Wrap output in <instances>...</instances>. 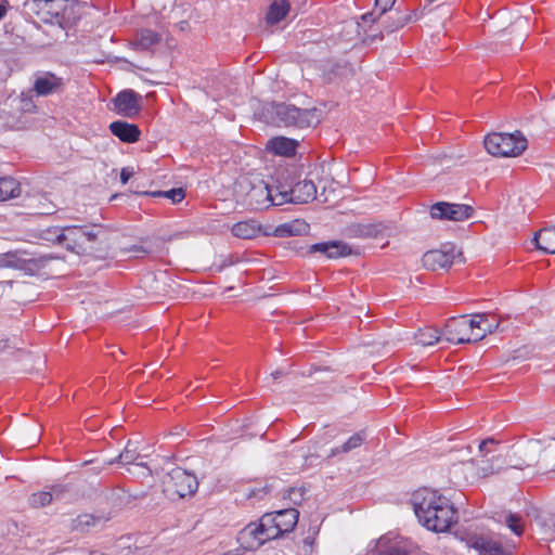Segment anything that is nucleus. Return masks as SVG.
Wrapping results in <instances>:
<instances>
[{"instance_id": "nucleus-9", "label": "nucleus", "mask_w": 555, "mask_h": 555, "mask_svg": "<svg viewBox=\"0 0 555 555\" xmlns=\"http://www.w3.org/2000/svg\"><path fill=\"white\" fill-rule=\"evenodd\" d=\"M457 256H461V251L453 243L448 242L437 249L426 251L422 262L427 270L436 271L451 267Z\"/></svg>"}, {"instance_id": "nucleus-21", "label": "nucleus", "mask_w": 555, "mask_h": 555, "mask_svg": "<svg viewBox=\"0 0 555 555\" xmlns=\"http://www.w3.org/2000/svg\"><path fill=\"white\" fill-rule=\"evenodd\" d=\"M309 224L305 220L295 219L289 222L279 224L274 229V236L276 237H289L304 235L309 232Z\"/></svg>"}, {"instance_id": "nucleus-5", "label": "nucleus", "mask_w": 555, "mask_h": 555, "mask_svg": "<svg viewBox=\"0 0 555 555\" xmlns=\"http://www.w3.org/2000/svg\"><path fill=\"white\" fill-rule=\"evenodd\" d=\"M34 2L46 24L66 29L80 18V4L77 0H35Z\"/></svg>"}, {"instance_id": "nucleus-41", "label": "nucleus", "mask_w": 555, "mask_h": 555, "mask_svg": "<svg viewBox=\"0 0 555 555\" xmlns=\"http://www.w3.org/2000/svg\"><path fill=\"white\" fill-rule=\"evenodd\" d=\"M505 522L507 527L517 535L522 533V527L520 525V517L516 514H508Z\"/></svg>"}, {"instance_id": "nucleus-50", "label": "nucleus", "mask_w": 555, "mask_h": 555, "mask_svg": "<svg viewBox=\"0 0 555 555\" xmlns=\"http://www.w3.org/2000/svg\"><path fill=\"white\" fill-rule=\"evenodd\" d=\"M285 375H286V372H284L283 370H280V369L275 370L274 372L271 373V377L273 379H278V378H280L282 376H285Z\"/></svg>"}, {"instance_id": "nucleus-40", "label": "nucleus", "mask_w": 555, "mask_h": 555, "mask_svg": "<svg viewBox=\"0 0 555 555\" xmlns=\"http://www.w3.org/2000/svg\"><path fill=\"white\" fill-rule=\"evenodd\" d=\"M284 499H288L294 504H300L305 498V489L302 488H288L284 494Z\"/></svg>"}, {"instance_id": "nucleus-44", "label": "nucleus", "mask_w": 555, "mask_h": 555, "mask_svg": "<svg viewBox=\"0 0 555 555\" xmlns=\"http://www.w3.org/2000/svg\"><path fill=\"white\" fill-rule=\"evenodd\" d=\"M487 321V313H477L474 314L470 320H467L468 322V331L477 327L482 330V322Z\"/></svg>"}, {"instance_id": "nucleus-39", "label": "nucleus", "mask_w": 555, "mask_h": 555, "mask_svg": "<svg viewBox=\"0 0 555 555\" xmlns=\"http://www.w3.org/2000/svg\"><path fill=\"white\" fill-rule=\"evenodd\" d=\"M412 20V15L411 14H404V15H399L398 17L396 18H392L386 26H385V30L390 34V33H393L400 28H402L404 25H406L410 21Z\"/></svg>"}, {"instance_id": "nucleus-8", "label": "nucleus", "mask_w": 555, "mask_h": 555, "mask_svg": "<svg viewBox=\"0 0 555 555\" xmlns=\"http://www.w3.org/2000/svg\"><path fill=\"white\" fill-rule=\"evenodd\" d=\"M165 485L168 492L176 493L179 498L193 495L198 488L196 476L180 467L168 474Z\"/></svg>"}, {"instance_id": "nucleus-53", "label": "nucleus", "mask_w": 555, "mask_h": 555, "mask_svg": "<svg viewBox=\"0 0 555 555\" xmlns=\"http://www.w3.org/2000/svg\"><path fill=\"white\" fill-rule=\"evenodd\" d=\"M51 259H53V257H51V256H44L41 258V260H51Z\"/></svg>"}, {"instance_id": "nucleus-48", "label": "nucleus", "mask_w": 555, "mask_h": 555, "mask_svg": "<svg viewBox=\"0 0 555 555\" xmlns=\"http://www.w3.org/2000/svg\"><path fill=\"white\" fill-rule=\"evenodd\" d=\"M9 8V1L8 0H1L0 1V21L5 16Z\"/></svg>"}, {"instance_id": "nucleus-28", "label": "nucleus", "mask_w": 555, "mask_h": 555, "mask_svg": "<svg viewBox=\"0 0 555 555\" xmlns=\"http://www.w3.org/2000/svg\"><path fill=\"white\" fill-rule=\"evenodd\" d=\"M260 232V227L255 221H241L232 227V234L236 237L250 240Z\"/></svg>"}, {"instance_id": "nucleus-55", "label": "nucleus", "mask_w": 555, "mask_h": 555, "mask_svg": "<svg viewBox=\"0 0 555 555\" xmlns=\"http://www.w3.org/2000/svg\"><path fill=\"white\" fill-rule=\"evenodd\" d=\"M429 2H433L434 0H428Z\"/></svg>"}, {"instance_id": "nucleus-33", "label": "nucleus", "mask_w": 555, "mask_h": 555, "mask_svg": "<svg viewBox=\"0 0 555 555\" xmlns=\"http://www.w3.org/2000/svg\"><path fill=\"white\" fill-rule=\"evenodd\" d=\"M442 333L436 328L425 327L420 328L414 337L418 345L433 346L440 340Z\"/></svg>"}, {"instance_id": "nucleus-20", "label": "nucleus", "mask_w": 555, "mask_h": 555, "mask_svg": "<svg viewBox=\"0 0 555 555\" xmlns=\"http://www.w3.org/2000/svg\"><path fill=\"white\" fill-rule=\"evenodd\" d=\"M291 8L288 0H273L266 13L267 25L273 26L282 22L288 15Z\"/></svg>"}, {"instance_id": "nucleus-49", "label": "nucleus", "mask_w": 555, "mask_h": 555, "mask_svg": "<svg viewBox=\"0 0 555 555\" xmlns=\"http://www.w3.org/2000/svg\"><path fill=\"white\" fill-rule=\"evenodd\" d=\"M9 348H10L9 339H0V352H3Z\"/></svg>"}, {"instance_id": "nucleus-45", "label": "nucleus", "mask_w": 555, "mask_h": 555, "mask_svg": "<svg viewBox=\"0 0 555 555\" xmlns=\"http://www.w3.org/2000/svg\"><path fill=\"white\" fill-rule=\"evenodd\" d=\"M494 443L495 441L492 438L485 439L479 443V451L483 454V457L488 456V454L492 452V450H490L488 446Z\"/></svg>"}, {"instance_id": "nucleus-54", "label": "nucleus", "mask_w": 555, "mask_h": 555, "mask_svg": "<svg viewBox=\"0 0 555 555\" xmlns=\"http://www.w3.org/2000/svg\"><path fill=\"white\" fill-rule=\"evenodd\" d=\"M135 464L139 465V466H143V467L147 468L145 463H135Z\"/></svg>"}, {"instance_id": "nucleus-22", "label": "nucleus", "mask_w": 555, "mask_h": 555, "mask_svg": "<svg viewBox=\"0 0 555 555\" xmlns=\"http://www.w3.org/2000/svg\"><path fill=\"white\" fill-rule=\"evenodd\" d=\"M532 242L544 254H555V225L541 229L534 234Z\"/></svg>"}, {"instance_id": "nucleus-15", "label": "nucleus", "mask_w": 555, "mask_h": 555, "mask_svg": "<svg viewBox=\"0 0 555 555\" xmlns=\"http://www.w3.org/2000/svg\"><path fill=\"white\" fill-rule=\"evenodd\" d=\"M309 254H321L327 259H337L351 253V248L339 241L320 242L309 246Z\"/></svg>"}, {"instance_id": "nucleus-36", "label": "nucleus", "mask_w": 555, "mask_h": 555, "mask_svg": "<svg viewBox=\"0 0 555 555\" xmlns=\"http://www.w3.org/2000/svg\"><path fill=\"white\" fill-rule=\"evenodd\" d=\"M541 467L545 470L555 469V440L552 439L545 447L542 446V454L540 456Z\"/></svg>"}, {"instance_id": "nucleus-42", "label": "nucleus", "mask_w": 555, "mask_h": 555, "mask_svg": "<svg viewBox=\"0 0 555 555\" xmlns=\"http://www.w3.org/2000/svg\"><path fill=\"white\" fill-rule=\"evenodd\" d=\"M273 489L272 485L266 483L263 487L260 488H251L249 489L247 493L248 499H262L266 494L270 493Z\"/></svg>"}, {"instance_id": "nucleus-37", "label": "nucleus", "mask_w": 555, "mask_h": 555, "mask_svg": "<svg viewBox=\"0 0 555 555\" xmlns=\"http://www.w3.org/2000/svg\"><path fill=\"white\" fill-rule=\"evenodd\" d=\"M29 504L39 508L49 505L53 501V493L49 491H39L29 496Z\"/></svg>"}, {"instance_id": "nucleus-11", "label": "nucleus", "mask_w": 555, "mask_h": 555, "mask_svg": "<svg viewBox=\"0 0 555 555\" xmlns=\"http://www.w3.org/2000/svg\"><path fill=\"white\" fill-rule=\"evenodd\" d=\"M473 215L474 208L466 204L438 202L430 207L431 218L438 220L464 221Z\"/></svg>"}, {"instance_id": "nucleus-51", "label": "nucleus", "mask_w": 555, "mask_h": 555, "mask_svg": "<svg viewBox=\"0 0 555 555\" xmlns=\"http://www.w3.org/2000/svg\"><path fill=\"white\" fill-rule=\"evenodd\" d=\"M494 546H495V543H491V542H487V543L482 544V547H483L485 550H487V551H492V550H494V548H495Z\"/></svg>"}, {"instance_id": "nucleus-34", "label": "nucleus", "mask_w": 555, "mask_h": 555, "mask_svg": "<svg viewBox=\"0 0 555 555\" xmlns=\"http://www.w3.org/2000/svg\"><path fill=\"white\" fill-rule=\"evenodd\" d=\"M396 0H375V8L372 12H369L362 16V20L364 22H372L374 23L377 18H379L382 15H384L387 11H389Z\"/></svg>"}, {"instance_id": "nucleus-29", "label": "nucleus", "mask_w": 555, "mask_h": 555, "mask_svg": "<svg viewBox=\"0 0 555 555\" xmlns=\"http://www.w3.org/2000/svg\"><path fill=\"white\" fill-rule=\"evenodd\" d=\"M160 41V35L151 29H141L137 34L134 46L138 50H149Z\"/></svg>"}, {"instance_id": "nucleus-16", "label": "nucleus", "mask_w": 555, "mask_h": 555, "mask_svg": "<svg viewBox=\"0 0 555 555\" xmlns=\"http://www.w3.org/2000/svg\"><path fill=\"white\" fill-rule=\"evenodd\" d=\"M28 255V251L22 249L0 254V269L26 270L29 264L37 263L34 258H26Z\"/></svg>"}, {"instance_id": "nucleus-10", "label": "nucleus", "mask_w": 555, "mask_h": 555, "mask_svg": "<svg viewBox=\"0 0 555 555\" xmlns=\"http://www.w3.org/2000/svg\"><path fill=\"white\" fill-rule=\"evenodd\" d=\"M67 79L48 70L34 74L33 91L37 96H49L63 93Z\"/></svg>"}, {"instance_id": "nucleus-25", "label": "nucleus", "mask_w": 555, "mask_h": 555, "mask_svg": "<svg viewBox=\"0 0 555 555\" xmlns=\"http://www.w3.org/2000/svg\"><path fill=\"white\" fill-rule=\"evenodd\" d=\"M275 517V512L267 513L260 518L258 522L259 526H261V530L263 531V539H267V541L281 537V531L278 530V521Z\"/></svg>"}, {"instance_id": "nucleus-35", "label": "nucleus", "mask_w": 555, "mask_h": 555, "mask_svg": "<svg viewBox=\"0 0 555 555\" xmlns=\"http://www.w3.org/2000/svg\"><path fill=\"white\" fill-rule=\"evenodd\" d=\"M138 194L152 196V197H166L169 198L173 204L180 203L185 197V191L182 188H176L168 191H155V192H137Z\"/></svg>"}, {"instance_id": "nucleus-47", "label": "nucleus", "mask_w": 555, "mask_h": 555, "mask_svg": "<svg viewBox=\"0 0 555 555\" xmlns=\"http://www.w3.org/2000/svg\"><path fill=\"white\" fill-rule=\"evenodd\" d=\"M132 176V171L128 170L127 168H122L120 172V181L122 184H126Z\"/></svg>"}, {"instance_id": "nucleus-32", "label": "nucleus", "mask_w": 555, "mask_h": 555, "mask_svg": "<svg viewBox=\"0 0 555 555\" xmlns=\"http://www.w3.org/2000/svg\"><path fill=\"white\" fill-rule=\"evenodd\" d=\"M21 188L13 178L0 179V202L20 196Z\"/></svg>"}, {"instance_id": "nucleus-30", "label": "nucleus", "mask_w": 555, "mask_h": 555, "mask_svg": "<svg viewBox=\"0 0 555 555\" xmlns=\"http://www.w3.org/2000/svg\"><path fill=\"white\" fill-rule=\"evenodd\" d=\"M365 440V435L363 433H356L349 439L344 442L341 446L333 448L328 454V457L337 456L341 453H348L357 448H359L363 441Z\"/></svg>"}, {"instance_id": "nucleus-17", "label": "nucleus", "mask_w": 555, "mask_h": 555, "mask_svg": "<svg viewBox=\"0 0 555 555\" xmlns=\"http://www.w3.org/2000/svg\"><path fill=\"white\" fill-rule=\"evenodd\" d=\"M261 526L256 522H250L244 527L238 533V541L246 548H256L267 542Z\"/></svg>"}, {"instance_id": "nucleus-7", "label": "nucleus", "mask_w": 555, "mask_h": 555, "mask_svg": "<svg viewBox=\"0 0 555 555\" xmlns=\"http://www.w3.org/2000/svg\"><path fill=\"white\" fill-rule=\"evenodd\" d=\"M485 147L489 154L498 157H516L527 149V139L519 132L490 133L485 138Z\"/></svg>"}, {"instance_id": "nucleus-24", "label": "nucleus", "mask_w": 555, "mask_h": 555, "mask_svg": "<svg viewBox=\"0 0 555 555\" xmlns=\"http://www.w3.org/2000/svg\"><path fill=\"white\" fill-rule=\"evenodd\" d=\"M165 238L144 240L140 244L132 245L129 250L137 254V257L144 255L160 254L165 248Z\"/></svg>"}, {"instance_id": "nucleus-52", "label": "nucleus", "mask_w": 555, "mask_h": 555, "mask_svg": "<svg viewBox=\"0 0 555 555\" xmlns=\"http://www.w3.org/2000/svg\"><path fill=\"white\" fill-rule=\"evenodd\" d=\"M527 22H528V21H527V18H518V20L515 22V24L520 25V24H526Z\"/></svg>"}, {"instance_id": "nucleus-12", "label": "nucleus", "mask_w": 555, "mask_h": 555, "mask_svg": "<svg viewBox=\"0 0 555 555\" xmlns=\"http://www.w3.org/2000/svg\"><path fill=\"white\" fill-rule=\"evenodd\" d=\"M142 96L132 89H126L117 93L113 99L115 111L124 116L132 118L141 111Z\"/></svg>"}, {"instance_id": "nucleus-2", "label": "nucleus", "mask_w": 555, "mask_h": 555, "mask_svg": "<svg viewBox=\"0 0 555 555\" xmlns=\"http://www.w3.org/2000/svg\"><path fill=\"white\" fill-rule=\"evenodd\" d=\"M289 175L284 176V172L279 173L276 178V185L268 189L267 186L258 188V191L266 193L267 199L274 205H284L286 203L304 204L313 201L317 195L315 184L311 180H302L295 182L286 181Z\"/></svg>"}, {"instance_id": "nucleus-43", "label": "nucleus", "mask_w": 555, "mask_h": 555, "mask_svg": "<svg viewBox=\"0 0 555 555\" xmlns=\"http://www.w3.org/2000/svg\"><path fill=\"white\" fill-rule=\"evenodd\" d=\"M500 325V322L498 320H493L492 322L489 321V319L487 318V321H483L482 322V334L478 337H475L474 340H478V339H481L487 333H493L494 331L498 330Z\"/></svg>"}, {"instance_id": "nucleus-14", "label": "nucleus", "mask_w": 555, "mask_h": 555, "mask_svg": "<svg viewBox=\"0 0 555 555\" xmlns=\"http://www.w3.org/2000/svg\"><path fill=\"white\" fill-rule=\"evenodd\" d=\"M520 462L512 463L508 466L513 468L530 467L540 462L542 454V442L540 440H529L525 446L518 449Z\"/></svg>"}, {"instance_id": "nucleus-27", "label": "nucleus", "mask_w": 555, "mask_h": 555, "mask_svg": "<svg viewBox=\"0 0 555 555\" xmlns=\"http://www.w3.org/2000/svg\"><path fill=\"white\" fill-rule=\"evenodd\" d=\"M376 553L377 555H409V552L399 542H391L386 535L377 541Z\"/></svg>"}, {"instance_id": "nucleus-1", "label": "nucleus", "mask_w": 555, "mask_h": 555, "mask_svg": "<svg viewBox=\"0 0 555 555\" xmlns=\"http://www.w3.org/2000/svg\"><path fill=\"white\" fill-rule=\"evenodd\" d=\"M415 516L426 529L444 532L456 522V511L451 501L431 488H420L411 498Z\"/></svg>"}, {"instance_id": "nucleus-23", "label": "nucleus", "mask_w": 555, "mask_h": 555, "mask_svg": "<svg viewBox=\"0 0 555 555\" xmlns=\"http://www.w3.org/2000/svg\"><path fill=\"white\" fill-rule=\"evenodd\" d=\"M278 530L281 531V535L294 530L298 522L299 512L296 508H284L275 511Z\"/></svg>"}, {"instance_id": "nucleus-46", "label": "nucleus", "mask_w": 555, "mask_h": 555, "mask_svg": "<svg viewBox=\"0 0 555 555\" xmlns=\"http://www.w3.org/2000/svg\"><path fill=\"white\" fill-rule=\"evenodd\" d=\"M66 486L63 485H54L51 487L49 492L53 493V499L59 500L64 492H66Z\"/></svg>"}, {"instance_id": "nucleus-31", "label": "nucleus", "mask_w": 555, "mask_h": 555, "mask_svg": "<svg viewBox=\"0 0 555 555\" xmlns=\"http://www.w3.org/2000/svg\"><path fill=\"white\" fill-rule=\"evenodd\" d=\"M140 457H142V455L138 451L137 446H134V443L131 440H129L127 446L125 447L124 451L120 452L116 459L107 462V464L111 465L116 462L120 463L122 465L134 464L135 461Z\"/></svg>"}, {"instance_id": "nucleus-3", "label": "nucleus", "mask_w": 555, "mask_h": 555, "mask_svg": "<svg viewBox=\"0 0 555 555\" xmlns=\"http://www.w3.org/2000/svg\"><path fill=\"white\" fill-rule=\"evenodd\" d=\"M267 121L278 127L307 128L319 122L315 108H299L288 103L272 102L263 107Z\"/></svg>"}, {"instance_id": "nucleus-13", "label": "nucleus", "mask_w": 555, "mask_h": 555, "mask_svg": "<svg viewBox=\"0 0 555 555\" xmlns=\"http://www.w3.org/2000/svg\"><path fill=\"white\" fill-rule=\"evenodd\" d=\"M468 332V322L465 315L459 318H450L442 330V337L444 340L451 344H466L474 340V338L465 337L464 334Z\"/></svg>"}, {"instance_id": "nucleus-18", "label": "nucleus", "mask_w": 555, "mask_h": 555, "mask_svg": "<svg viewBox=\"0 0 555 555\" xmlns=\"http://www.w3.org/2000/svg\"><path fill=\"white\" fill-rule=\"evenodd\" d=\"M109 130L115 137L126 143L137 142L141 134V131L137 125L122 120L111 122Z\"/></svg>"}, {"instance_id": "nucleus-26", "label": "nucleus", "mask_w": 555, "mask_h": 555, "mask_svg": "<svg viewBox=\"0 0 555 555\" xmlns=\"http://www.w3.org/2000/svg\"><path fill=\"white\" fill-rule=\"evenodd\" d=\"M102 521V517L92 514H81L72 519L70 529L76 532L86 533Z\"/></svg>"}, {"instance_id": "nucleus-19", "label": "nucleus", "mask_w": 555, "mask_h": 555, "mask_svg": "<svg viewBox=\"0 0 555 555\" xmlns=\"http://www.w3.org/2000/svg\"><path fill=\"white\" fill-rule=\"evenodd\" d=\"M298 147V141L286 138V137H275L268 141L267 149L270 150L275 155L292 157L296 154Z\"/></svg>"}, {"instance_id": "nucleus-4", "label": "nucleus", "mask_w": 555, "mask_h": 555, "mask_svg": "<svg viewBox=\"0 0 555 555\" xmlns=\"http://www.w3.org/2000/svg\"><path fill=\"white\" fill-rule=\"evenodd\" d=\"M101 225H66L52 228L44 232V240L65 245L66 249L76 254L86 251L85 245L96 241Z\"/></svg>"}, {"instance_id": "nucleus-38", "label": "nucleus", "mask_w": 555, "mask_h": 555, "mask_svg": "<svg viewBox=\"0 0 555 555\" xmlns=\"http://www.w3.org/2000/svg\"><path fill=\"white\" fill-rule=\"evenodd\" d=\"M262 185L267 186L268 189H271L276 185V181L274 182V184H269L261 181L258 185H254L251 188V190L248 193V196L250 197V199H255L258 205H264L266 207L275 206L273 203H270L269 199H267L266 193H261L260 191H258L256 195L254 194V191L258 188H261Z\"/></svg>"}, {"instance_id": "nucleus-6", "label": "nucleus", "mask_w": 555, "mask_h": 555, "mask_svg": "<svg viewBox=\"0 0 555 555\" xmlns=\"http://www.w3.org/2000/svg\"><path fill=\"white\" fill-rule=\"evenodd\" d=\"M505 459L502 455H493L490 460L482 459L480 461L467 460L457 464H453L450 473L460 482H465L475 476L488 477L500 473L504 468Z\"/></svg>"}]
</instances>
